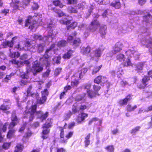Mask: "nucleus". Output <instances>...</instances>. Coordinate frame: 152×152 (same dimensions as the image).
Returning a JSON list of instances; mask_svg holds the SVG:
<instances>
[{"mask_svg":"<svg viewBox=\"0 0 152 152\" xmlns=\"http://www.w3.org/2000/svg\"><path fill=\"white\" fill-rule=\"evenodd\" d=\"M67 44V42L64 40H61L59 41L57 43V46L58 47H64L66 46Z\"/></svg>","mask_w":152,"mask_h":152,"instance_id":"25","label":"nucleus"},{"mask_svg":"<svg viewBox=\"0 0 152 152\" xmlns=\"http://www.w3.org/2000/svg\"><path fill=\"white\" fill-rule=\"evenodd\" d=\"M91 50V49L89 46L86 47H83L81 48V52L83 54L87 55L90 52Z\"/></svg>","mask_w":152,"mask_h":152,"instance_id":"22","label":"nucleus"},{"mask_svg":"<svg viewBox=\"0 0 152 152\" xmlns=\"http://www.w3.org/2000/svg\"><path fill=\"white\" fill-rule=\"evenodd\" d=\"M88 96L90 98H93L96 97L97 96H99V94L98 92H96L95 91L90 90L87 93Z\"/></svg>","mask_w":152,"mask_h":152,"instance_id":"23","label":"nucleus"},{"mask_svg":"<svg viewBox=\"0 0 152 152\" xmlns=\"http://www.w3.org/2000/svg\"><path fill=\"white\" fill-rule=\"evenodd\" d=\"M52 10L54 12L58 14V16L59 17L63 16L64 15V13L61 10L57 9L56 8H53Z\"/></svg>","mask_w":152,"mask_h":152,"instance_id":"30","label":"nucleus"},{"mask_svg":"<svg viewBox=\"0 0 152 152\" xmlns=\"http://www.w3.org/2000/svg\"><path fill=\"white\" fill-rule=\"evenodd\" d=\"M10 108V107L8 106H5L4 104H2L0 107V110L5 111L8 110Z\"/></svg>","mask_w":152,"mask_h":152,"instance_id":"49","label":"nucleus"},{"mask_svg":"<svg viewBox=\"0 0 152 152\" xmlns=\"http://www.w3.org/2000/svg\"><path fill=\"white\" fill-rule=\"evenodd\" d=\"M88 117V114L85 113H82L81 114L78 116L76 120V121L78 123L80 124L81 122L83 121L85 118Z\"/></svg>","mask_w":152,"mask_h":152,"instance_id":"16","label":"nucleus"},{"mask_svg":"<svg viewBox=\"0 0 152 152\" xmlns=\"http://www.w3.org/2000/svg\"><path fill=\"white\" fill-rule=\"evenodd\" d=\"M49 58H46L44 56L40 58V61L42 64L45 65L46 67L49 66L50 65V62L49 61Z\"/></svg>","mask_w":152,"mask_h":152,"instance_id":"18","label":"nucleus"},{"mask_svg":"<svg viewBox=\"0 0 152 152\" xmlns=\"http://www.w3.org/2000/svg\"><path fill=\"white\" fill-rule=\"evenodd\" d=\"M61 59V56H54L52 59V63L55 64H59L60 63V60Z\"/></svg>","mask_w":152,"mask_h":152,"instance_id":"24","label":"nucleus"},{"mask_svg":"<svg viewBox=\"0 0 152 152\" xmlns=\"http://www.w3.org/2000/svg\"><path fill=\"white\" fill-rule=\"evenodd\" d=\"M43 68L37 61H35L33 64L31 69V72L34 75H36L38 73L42 70Z\"/></svg>","mask_w":152,"mask_h":152,"instance_id":"5","label":"nucleus"},{"mask_svg":"<svg viewBox=\"0 0 152 152\" xmlns=\"http://www.w3.org/2000/svg\"><path fill=\"white\" fill-rule=\"evenodd\" d=\"M43 130L42 131V134L41 137L43 139H45L48 137L47 135L50 132V129L48 128H45L44 127H42Z\"/></svg>","mask_w":152,"mask_h":152,"instance_id":"20","label":"nucleus"},{"mask_svg":"<svg viewBox=\"0 0 152 152\" xmlns=\"http://www.w3.org/2000/svg\"><path fill=\"white\" fill-rule=\"evenodd\" d=\"M111 5L116 9H119L121 7V4L119 1L116 2L115 3H112Z\"/></svg>","mask_w":152,"mask_h":152,"instance_id":"42","label":"nucleus"},{"mask_svg":"<svg viewBox=\"0 0 152 152\" xmlns=\"http://www.w3.org/2000/svg\"><path fill=\"white\" fill-rule=\"evenodd\" d=\"M17 123L15 122H12L10 123L9 124V128L10 129H13V127L15 126Z\"/></svg>","mask_w":152,"mask_h":152,"instance_id":"56","label":"nucleus"},{"mask_svg":"<svg viewBox=\"0 0 152 152\" xmlns=\"http://www.w3.org/2000/svg\"><path fill=\"white\" fill-rule=\"evenodd\" d=\"M116 74L117 75L118 77H120L121 75L124 74L123 70L121 68H118L116 70Z\"/></svg>","mask_w":152,"mask_h":152,"instance_id":"41","label":"nucleus"},{"mask_svg":"<svg viewBox=\"0 0 152 152\" xmlns=\"http://www.w3.org/2000/svg\"><path fill=\"white\" fill-rule=\"evenodd\" d=\"M123 47V45L122 43L120 42H117L113 47L112 51L113 53L115 54L117 53L120 52L122 50Z\"/></svg>","mask_w":152,"mask_h":152,"instance_id":"8","label":"nucleus"},{"mask_svg":"<svg viewBox=\"0 0 152 152\" xmlns=\"http://www.w3.org/2000/svg\"><path fill=\"white\" fill-rule=\"evenodd\" d=\"M8 124L9 123L8 122L6 123L3 126L2 128H0L1 131L2 130L3 132H5L7 130V126L8 125ZM0 132L1 133V131H0ZM1 135L2 136V135Z\"/></svg>","mask_w":152,"mask_h":152,"instance_id":"48","label":"nucleus"},{"mask_svg":"<svg viewBox=\"0 0 152 152\" xmlns=\"http://www.w3.org/2000/svg\"><path fill=\"white\" fill-rule=\"evenodd\" d=\"M77 25V23L76 22H74L72 23L70 25L67 27V29L68 30L70 28H74Z\"/></svg>","mask_w":152,"mask_h":152,"instance_id":"43","label":"nucleus"},{"mask_svg":"<svg viewBox=\"0 0 152 152\" xmlns=\"http://www.w3.org/2000/svg\"><path fill=\"white\" fill-rule=\"evenodd\" d=\"M74 52V51L72 50H68L67 52L64 54L62 58L64 59H69L72 56V54Z\"/></svg>","mask_w":152,"mask_h":152,"instance_id":"19","label":"nucleus"},{"mask_svg":"<svg viewBox=\"0 0 152 152\" xmlns=\"http://www.w3.org/2000/svg\"><path fill=\"white\" fill-rule=\"evenodd\" d=\"M68 12L71 13H77L78 11L76 8L71 7H69Z\"/></svg>","mask_w":152,"mask_h":152,"instance_id":"37","label":"nucleus"},{"mask_svg":"<svg viewBox=\"0 0 152 152\" xmlns=\"http://www.w3.org/2000/svg\"><path fill=\"white\" fill-rule=\"evenodd\" d=\"M98 120H99V119L97 118H93L89 121L88 122V124L89 125H90L92 124V123L94 121H98Z\"/></svg>","mask_w":152,"mask_h":152,"instance_id":"57","label":"nucleus"},{"mask_svg":"<svg viewBox=\"0 0 152 152\" xmlns=\"http://www.w3.org/2000/svg\"><path fill=\"white\" fill-rule=\"evenodd\" d=\"M84 89L86 90L87 93H88V91H90V89L91 87V85L90 84H86L84 86Z\"/></svg>","mask_w":152,"mask_h":152,"instance_id":"46","label":"nucleus"},{"mask_svg":"<svg viewBox=\"0 0 152 152\" xmlns=\"http://www.w3.org/2000/svg\"><path fill=\"white\" fill-rule=\"evenodd\" d=\"M37 22L35 20H33L31 19L28 18L26 21L25 25L26 26H28L29 25V28L32 30L35 27L34 25Z\"/></svg>","mask_w":152,"mask_h":152,"instance_id":"12","label":"nucleus"},{"mask_svg":"<svg viewBox=\"0 0 152 152\" xmlns=\"http://www.w3.org/2000/svg\"><path fill=\"white\" fill-rule=\"evenodd\" d=\"M108 151L109 152H113L114 148L113 145H110L106 148Z\"/></svg>","mask_w":152,"mask_h":152,"instance_id":"52","label":"nucleus"},{"mask_svg":"<svg viewBox=\"0 0 152 152\" xmlns=\"http://www.w3.org/2000/svg\"><path fill=\"white\" fill-rule=\"evenodd\" d=\"M140 128V127L139 126H137L135 127V128L132 129L131 130V133L133 135L135 134L136 132L139 130Z\"/></svg>","mask_w":152,"mask_h":152,"instance_id":"47","label":"nucleus"},{"mask_svg":"<svg viewBox=\"0 0 152 152\" xmlns=\"http://www.w3.org/2000/svg\"><path fill=\"white\" fill-rule=\"evenodd\" d=\"M72 114V113L69 111L67 113L65 114L64 116V119L65 120H68L70 118Z\"/></svg>","mask_w":152,"mask_h":152,"instance_id":"44","label":"nucleus"},{"mask_svg":"<svg viewBox=\"0 0 152 152\" xmlns=\"http://www.w3.org/2000/svg\"><path fill=\"white\" fill-rule=\"evenodd\" d=\"M104 50V48L103 46H100L97 49L93 52L94 55L91 54V56L92 57H100Z\"/></svg>","mask_w":152,"mask_h":152,"instance_id":"11","label":"nucleus"},{"mask_svg":"<svg viewBox=\"0 0 152 152\" xmlns=\"http://www.w3.org/2000/svg\"><path fill=\"white\" fill-rule=\"evenodd\" d=\"M137 108V106L136 105L134 106L133 107H132L131 105L129 104L126 107L127 110V111L129 112L133 111L134 110Z\"/></svg>","mask_w":152,"mask_h":152,"instance_id":"39","label":"nucleus"},{"mask_svg":"<svg viewBox=\"0 0 152 152\" xmlns=\"http://www.w3.org/2000/svg\"><path fill=\"white\" fill-rule=\"evenodd\" d=\"M152 39L149 37H147L142 38L141 40V42L142 44L146 45L147 48H150L152 49Z\"/></svg>","mask_w":152,"mask_h":152,"instance_id":"7","label":"nucleus"},{"mask_svg":"<svg viewBox=\"0 0 152 152\" xmlns=\"http://www.w3.org/2000/svg\"><path fill=\"white\" fill-rule=\"evenodd\" d=\"M12 62L13 63L17 64L19 67H20L25 64L28 66L29 64V62L26 60L19 61L15 59H13Z\"/></svg>","mask_w":152,"mask_h":152,"instance_id":"13","label":"nucleus"},{"mask_svg":"<svg viewBox=\"0 0 152 152\" xmlns=\"http://www.w3.org/2000/svg\"><path fill=\"white\" fill-rule=\"evenodd\" d=\"M144 66V64L142 62H139L135 65V70L137 73H141Z\"/></svg>","mask_w":152,"mask_h":152,"instance_id":"14","label":"nucleus"},{"mask_svg":"<svg viewBox=\"0 0 152 152\" xmlns=\"http://www.w3.org/2000/svg\"><path fill=\"white\" fill-rule=\"evenodd\" d=\"M15 132V130L14 129H10L7 135V137L8 138H11L13 137L14 135Z\"/></svg>","mask_w":152,"mask_h":152,"instance_id":"28","label":"nucleus"},{"mask_svg":"<svg viewBox=\"0 0 152 152\" xmlns=\"http://www.w3.org/2000/svg\"><path fill=\"white\" fill-rule=\"evenodd\" d=\"M150 78L149 77L145 76L142 79V83L137 85L138 88L140 89L144 88L147 85V82L149 80Z\"/></svg>","mask_w":152,"mask_h":152,"instance_id":"9","label":"nucleus"},{"mask_svg":"<svg viewBox=\"0 0 152 152\" xmlns=\"http://www.w3.org/2000/svg\"><path fill=\"white\" fill-rule=\"evenodd\" d=\"M23 150V146L20 144H18L15 148V150L14 152H21Z\"/></svg>","mask_w":152,"mask_h":152,"instance_id":"40","label":"nucleus"},{"mask_svg":"<svg viewBox=\"0 0 152 152\" xmlns=\"http://www.w3.org/2000/svg\"><path fill=\"white\" fill-rule=\"evenodd\" d=\"M9 50L10 52V56L11 57L17 58H18L20 56V53L18 52L12 53L11 52V49H10Z\"/></svg>","mask_w":152,"mask_h":152,"instance_id":"38","label":"nucleus"},{"mask_svg":"<svg viewBox=\"0 0 152 152\" xmlns=\"http://www.w3.org/2000/svg\"><path fill=\"white\" fill-rule=\"evenodd\" d=\"M19 0H14L13 3H15V5L14 6V8L15 9H18V4L19 3Z\"/></svg>","mask_w":152,"mask_h":152,"instance_id":"60","label":"nucleus"},{"mask_svg":"<svg viewBox=\"0 0 152 152\" xmlns=\"http://www.w3.org/2000/svg\"><path fill=\"white\" fill-rule=\"evenodd\" d=\"M71 88V87L69 86L65 87L64 89L65 91H64L61 94L60 96V99H62L64 97V95H65V93L67 92V90H70Z\"/></svg>","mask_w":152,"mask_h":152,"instance_id":"33","label":"nucleus"},{"mask_svg":"<svg viewBox=\"0 0 152 152\" xmlns=\"http://www.w3.org/2000/svg\"><path fill=\"white\" fill-rule=\"evenodd\" d=\"M37 106L36 105L32 106L28 110L25 112L24 115L23 116L24 118H28L29 121L33 120L34 117V115L37 116V118H39L42 122L45 120L48 115V113L46 112L44 114L41 110L36 111Z\"/></svg>","mask_w":152,"mask_h":152,"instance_id":"1","label":"nucleus"},{"mask_svg":"<svg viewBox=\"0 0 152 152\" xmlns=\"http://www.w3.org/2000/svg\"><path fill=\"white\" fill-rule=\"evenodd\" d=\"M61 68H57L55 70V75L56 76L58 75L59 74L61 70Z\"/></svg>","mask_w":152,"mask_h":152,"instance_id":"59","label":"nucleus"},{"mask_svg":"<svg viewBox=\"0 0 152 152\" xmlns=\"http://www.w3.org/2000/svg\"><path fill=\"white\" fill-rule=\"evenodd\" d=\"M147 0H138V3L139 5L142 6L146 2Z\"/></svg>","mask_w":152,"mask_h":152,"instance_id":"62","label":"nucleus"},{"mask_svg":"<svg viewBox=\"0 0 152 152\" xmlns=\"http://www.w3.org/2000/svg\"><path fill=\"white\" fill-rule=\"evenodd\" d=\"M53 52L54 50H51L50 49H48L46 50L43 56L46 58H49L51 55L52 52Z\"/></svg>","mask_w":152,"mask_h":152,"instance_id":"29","label":"nucleus"},{"mask_svg":"<svg viewBox=\"0 0 152 152\" xmlns=\"http://www.w3.org/2000/svg\"><path fill=\"white\" fill-rule=\"evenodd\" d=\"M94 18L91 23V24L88 26V29L91 32H93L96 31L100 26L99 22Z\"/></svg>","mask_w":152,"mask_h":152,"instance_id":"6","label":"nucleus"},{"mask_svg":"<svg viewBox=\"0 0 152 152\" xmlns=\"http://www.w3.org/2000/svg\"><path fill=\"white\" fill-rule=\"evenodd\" d=\"M101 76H99L94 79V82L95 83L99 84L101 83Z\"/></svg>","mask_w":152,"mask_h":152,"instance_id":"53","label":"nucleus"},{"mask_svg":"<svg viewBox=\"0 0 152 152\" xmlns=\"http://www.w3.org/2000/svg\"><path fill=\"white\" fill-rule=\"evenodd\" d=\"M6 58V56L4 53L0 51V58L3 60H5Z\"/></svg>","mask_w":152,"mask_h":152,"instance_id":"55","label":"nucleus"},{"mask_svg":"<svg viewBox=\"0 0 152 152\" xmlns=\"http://www.w3.org/2000/svg\"><path fill=\"white\" fill-rule=\"evenodd\" d=\"M98 1L100 2V4L106 5L109 3V0H99Z\"/></svg>","mask_w":152,"mask_h":152,"instance_id":"58","label":"nucleus"},{"mask_svg":"<svg viewBox=\"0 0 152 152\" xmlns=\"http://www.w3.org/2000/svg\"><path fill=\"white\" fill-rule=\"evenodd\" d=\"M32 86L31 85H30L29 86L27 91V93L28 94L30 93L31 94V92L32 91Z\"/></svg>","mask_w":152,"mask_h":152,"instance_id":"63","label":"nucleus"},{"mask_svg":"<svg viewBox=\"0 0 152 152\" xmlns=\"http://www.w3.org/2000/svg\"><path fill=\"white\" fill-rule=\"evenodd\" d=\"M102 65L98 66H96L94 67V69L92 72V74H94L96 73L100 69L102 66Z\"/></svg>","mask_w":152,"mask_h":152,"instance_id":"45","label":"nucleus"},{"mask_svg":"<svg viewBox=\"0 0 152 152\" xmlns=\"http://www.w3.org/2000/svg\"><path fill=\"white\" fill-rule=\"evenodd\" d=\"M53 4L56 6H58L61 8L63 7V5L59 0H55L53 2Z\"/></svg>","mask_w":152,"mask_h":152,"instance_id":"32","label":"nucleus"},{"mask_svg":"<svg viewBox=\"0 0 152 152\" xmlns=\"http://www.w3.org/2000/svg\"><path fill=\"white\" fill-rule=\"evenodd\" d=\"M100 81L101 83L103 84L107 81V78L105 77L101 76V79Z\"/></svg>","mask_w":152,"mask_h":152,"instance_id":"61","label":"nucleus"},{"mask_svg":"<svg viewBox=\"0 0 152 152\" xmlns=\"http://www.w3.org/2000/svg\"><path fill=\"white\" fill-rule=\"evenodd\" d=\"M90 136L91 134H88L87 136L85 138L84 142L86 147H87L90 144V140L89 139L90 137Z\"/></svg>","mask_w":152,"mask_h":152,"instance_id":"35","label":"nucleus"},{"mask_svg":"<svg viewBox=\"0 0 152 152\" xmlns=\"http://www.w3.org/2000/svg\"><path fill=\"white\" fill-rule=\"evenodd\" d=\"M152 16L150 14H147L145 15L143 17V22L145 23L146 26V28L143 33H147V35H149L150 34V32L148 29L150 28V29L152 28V22L151 21L152 20Z\"/></svg>","mask_w":152,"mask_h":152,"instance_id":"3","label":"nucleus"},{"mask_svg":"<svg viewBox=\"0 0 152 152\" xmlns=\"http://www.w3.org/2000/svg\"><path fill=\"white\" fill-rule=\"evenodd\" d=\"M10 143H4L3 145V147L5 150L8 149L11 145Z\"/></svg>","mask_w":152,"mask_h":152,"instance_id":"54","label":"nucleus"},{"mask_svg":"<svg viewBox=\"0 0 152 152\" xmlns=\"http://www.w3.org/2000/svg\"><path fill=\"white\" fill-rule=\"evenodd\" d=\"M132 99L130 94L127 96L124 99L120 100L118 103L121 106L126 105L128 102H130Z\"/></svg>","mask_w":152,"mask_h":152,"instance_id":"10","label":"nucleus"},{"mask_svg":"<svg viewBox=\"0 0 152 152\" xmlns=\"http://www.w3.org/2000/svg\"><path fill=\"white\" fill-rule=\"evenodd\" d=\"M15 38V37H13L12 38V40L10 41H6L3 42L2 43L3 46L4 48H6L7 46L10 48L12 47L13 45V40Z\"/></svg>","mask_w":152,"mask_h":152,"instance_id":"21","label":"nucleus"},{"mask_svg":"<svg viewBox=\"0 0 152 152\" xmlns=\"http://www.w3.org/2000/svg\"><path fill=\"white\" fill-rule=\"evenodd\" d=\"M94 91L96 92H98V91L100 90L101 87L98 85H94L93 87Z\"/></svg>","mask_w":152,"mask_h":152,"instance_id":"50","label":"nucleus"},{"mask_svg":"<svg viewBox=\"0 0 152 152\" xmlns=\"http://www.w3.org/2000/svg\"><path fill=\"white\" fill-rule=\"evenodd\" d=\"M42 96L47 97L48 95V91L46 89H44L43 91L41 92Z\"/></svg>","mask_w":152,"mask_h":152,"instance_id":"51","label":"nucleus"},{"mask_svg":"<svg viewBox=\"0 0 152 152\" xmlns=\"http://www.w3.org/2000/svg\"><path fill=\"white\" fill-rule=\"evenodd\" d=\"M116 58L120 61H124L125 59L124 56L122 54H120L117 55Z\"/></svg>","mask_w":152,"mask_h":152,"instance_id":"34","label":"nucleus"},{"mask_svg":"<svg viewBox=\"0 0 152 152\" xmlns=\"http://www.w3.org/2000/svg\"><path fill=\"white\" fill-rule=\"evenodd\" d=\"M107 26L105 25H102L100 27L99 32L103 35H105L107 32Z\"/></svg>","mask_w":152,"mask_h":152,"instance_id":"26","label":"nucleus"},{"mask_svg":"<svg viewBox=\"0 0 152 152\" xmlns=\"http://www.w3.org/2000/svg\"><path fill=\"white\" fill-rule=\"evenodd\" d=\"M85 94H79L77 95L75 98V101L80 103L83 102L85 101Z\"/></svg>","mask_w":152,"mask_h":152,"instance_id":"15","label":"nucleus"},{"mask_svg":"<svg viewBox=\"0 0 152 152\" xmlns=\"http://www.w3.org/2000/svg\"><path fill=\"white\" fill-rule=\"evenodd\" d=\"M11 119L12 122H15L16 123H18V119L16 115V112L15 111L12 112Z\"/></svg>","mask_w":152,"mask_h":152,"instance_id":"31","label":"nucleus"},{"mask_svg":"<svg viewBox=\"0 0 152 152\" xmlns=\"http://www.w3.org/2000/svg\"><path fill=\"white\" fill-rule=\"evenodd\" d=\"M77 34V33L75 31L67 38L68 41L72 43L71 44L76 46H79L81 43V40L79 38H75Z\"/></svg>","mask_w":152,"mask_h":152,"instance_id":"4","label":"nucleus"},{"mask_svg":"<svg viewBox=\"0 0 152 152\" xmlns=\"http://www.w3.org/2000/svg\"><path fill=\"white\" fill-rule=\"evenodd\" d=\"M47 99V97L42 96L41 98L37 99V103L40 104H43L46 101Z\"/></svg>","mask_w":152,"mask_h":152,"instance_id":"36","label":"nucleus"},{"mask_svg":"<svg viewBox=\"0 0 152 152\" xmlns=\"http://www.w3.org/2000/svg\"><path fill=\"white\" fill-rule=\"evenodd\" d=\"M44 46L45 45L43 44H37L35 45L34 48L36 49L37 52L41 53L43 51Z\"/></svg>","mask_w":152,"mask_h":152,"instance_id":"17","label":"nucleus"},{"mask_svg":"<svg viewBox=\"0 0 152 152\" xmlns=\"http://www.w3.org/2000/svg\"><path fill=\"white\" fill-rule=\"evenodd\" d=\"M39 7L37 4L34 3L32 6V8L34 10H36L39 8Z\"/></svg>","mask_w":152,"mask_h":152,"instance_id":"64","label":"nucleus"},{"mask_svg":"<svg viewBox=\"0 0 152 152\" xmlns=\"http://www.w3.org/2000/svg\"><path fill=\"white\" fill-rule=\"evenodd\" d=\"M55 26L54 24L50 23L47 25V27L48 29H50V30L47 36L43 37L39 34H34L33 36V38L35 39L39 40L44 42L47 41L51 42L56 35L58 34L56 30L53 29V28H54Z\"/></svg>","mask_w":152,"mask_h":152,"instance_id":"2","label":"nucleus"},{"mask_svg":"<svg viewBox=\"0 0 152 152\" xmlns=\"http://www.w3.org/2000/svg\"><path fill=\"white\" fill-rule=\"evenodd\" d=\"M72 113H73L74 114L79 112V108L77 107V104L76 103L73 105L72 107Z\"/></svg>","mask_w":152,"mask_h":152,"instance_id":"27","label":"nucleus"}]
</instances>
